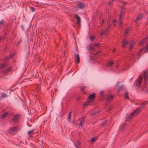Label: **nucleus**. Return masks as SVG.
<instances>
[{"label": "nucleus", "instance_id": "obj_34", "mask_svg": "<svg viewBox=\"0 0 148 148\" xmlns=\"http://www.w3.org/2000/svg\"><path fill=\"white\" fill-rule=\"evenodd\" d=\"M4 23V20L3 19L0 21V25H3Z\"/></svg>", "mask_w": 148, "mask_h": 148}, {"label": "nucleus", "instance_id": "obj_28", "mask_svg": "<svg viewBox=\"0 0 148 148\" xmlns=\"http://www.w3.org/2000/svg\"><path fill=\"white\" fill-rule=\"evenodd\" d=\"M71 112H70L69 113V115H68V121H69V122H70V118H71Z\"/></svg>", "mask_w": 148, "mask_h": 148}, {"label": "nucleus", "instance_id": "obj_4", "mask_svg": "<svg viewBox=\"0 0 148 148\" xmlns=\"http://www.w3.org/2000/svg\"><path fill=\"white\" fill-rule=\"evenodd\" d=\"M74 59L75 61L77 63H79V57L78 53H74Z\"/></svg>", "mask_w": 148, "mask_h": 148}, {"label": "nucleus", "instance_id": "obj_9", "mask_svg": "<svg viewBox=\"0 0 148 148\" xmlns=\"http://www.w3.org/2000/svg\"><path fill=\"white\" fill-rule=\"evenodd\" d=\"M124 15V13L122 12H121V13L120 15V17H119V19H120V26H121L122 25V18L123 17V15Z\"/></svg>", "mask_w": 148, "mask_h": 148}, {"label": "nucleus", "instance_id": "obj_7", "mask_svg": "<svg viewBox=\"0 0 148 148\" xmlns=\"http://www.w3.org/2000/svg\"><path fill=\"white\" fill-rule=\"evenodd\" d=\"M113 96L111 95H108L107 97V102L108 103H110L112 100Z\"/></svg>", "mask_w": 148, "mask_h": 148}, {"label": "nucleus", "instance_id": "obj_2", "mask_svg": "<svg viewBox=\"0 0 148 148\" xmlns=\"http://www.w3.org/2000/svg\"><path fill=\"white\" fill-rule=\"evenodd\" d=\"M147 103V101L143 102L140 105V107L136 109V111H137L138 112H139Z\"/></svg>", "mask_w": 148, "mask_h": 148}, {"label": "nucleus", "instance_id": "obj_1", "mask_svg": "<svg viewBox=\"0 0 148 148\" xmlns=\"http://www.w3.org/2000/svg\"><path fill=\"white\" fill-rule=\"evenodd\" d=\"M142 80V77L140 75L138 77V80L135 82L134 85L138 87L140 86L141 84Z\"/></svg>", "mask_w": 148, "mask_h": 148}, {"label": "nucleus", "instance_id": "obj_38", "mask_svg": "<svg viewBox=\"0 0 148 148\" xmlns=\"http://www.w3.org/2000/svg\"><path fill=\"white\" fill-rule=\"evenodd\" d=\"M146 50L145 51V52H146L148 51V45H146Z\"/></svg>", "mask_w": 148, "mask_h": 148}, {"label": "nucleus", "instance_id": "obj_6", "mask_svg": "<svg viewBox=\"0 0 148 148\" xmlns=\"http://www.w3.org/2000/svg\"><path fill=\"white\" fill-rule=\"evenodd\" d=\"M85 6V4L82 2H79L77 4V7L81 9H83Z\"/></svg>", "mask_w": 148, "mask_h": 148}, {"label": "nucleus", "instance_id": "obj_3", "mask_svg": "<svg viewBox=\"0 0 148 148\" xmlns=\"http://www.w3.org/2000/svg\"><path fill=\"white\" fill-rule=\"evenodd\" d=\"M136 110H134L133 112L131 113L130 114H129L127 117V119L129 120L132 118L133 116L137 114L139 112H138L137 111H136Z\"/></svg>", "mask_w": 148, "mask_h": 148}, {"label": "nucleus", "instance_id": "obj_14", "mask_svg": "<svg viewBox=\"0 0 148 148\" xmlns=\"http://www.w3.org/2000/svg\"><path fill=\"white\" fill-rule=\"evenodd\" d=\"M143 16V14H140L139 15L136 20V21L138 22L139 20Z\"/></svg>", "mask_w": 148, "mask_h": 148}, {"label": "nucleus", "instance_id": "obj_5", "mask_svg": "<svg viewBox=\"0 0 148 148\" xmlns=\"http://www.w3.org/2000/svg\"><path fill=\"white\" fill-rule=\"evenodd\" d=\"M148 75L147 73H145L144 75V84L146 86L148 83Z\"/></svg>", "mask_w": 148, "mask_h": 148}, {"label": "nucleus", "instance_id": "obj_22", "mask_svg": "<svg viewBox=\"0 0 148 148\" xmlns=\"http://www.w3.org/2000/svg\"><path fill=\"white\" fill-rule=\"evenodd\" d=\"M124 95L125 96V97L126 99H129L128 95V93L127 91H125V93H124Z\"/></svg>", "mask_w": 148, "mask_h": 148}, {"label": "nucleus", "instance_id": "obj_54", "mask_svg": "<svg viewBox=\"0 0 148 148\" xmlns=\"http://www.w3.org/2000/svg\"><path fill=\"white\" fill-rule=\"evenodd\" d=\"M118 66H118V65H117V66H116V68H117L118 67Z\"/></svg>", "mask_w": 148, "mask_h": 148}, {"label": "nucleus", "instance_id": "obj_43", "mask_svg": "<svg viewBox=\"0 0 148 148\" xmlns=\"http://www.w3.org/2000/svg\"><path fill=\"white\" fill-rule=\"evenodd\" d=\"M114 0H110L109 2H108V4L109 5H110L111 3L112 2V1H114Z\"/></svg>", "mask_w": 148, "mask_h": 148}, {"label": "nucleus", "instance_id": "obj_12", "mask_svg": "<svg viewBox=\"0 0 148 148\" xmlns=\"http://www.w3.org/2000/svg\"><path fill=\"white\" fill-rule=\"evenodd\" d=\"M95 93H93L92 94L90 95L88 97V99L90 100H93L95 97Z\"/></svg>", "mask_w": 148, "mask_h": 148}, {"label": "nucleus", "instance_id": "obj_30", "mask_svg": "<svg viewBox=\"0 0 148 148\" xmlns=\"http://www.w3.org/2000/svg\"><path fill=\"white\" fill-rule=\"evenodd\" d=\"M37 89H36V91H37V92H38L39 91L40 89V85H37Z\"/></svg>", "mask_w": 148, "mask_h": 148}, {"label": "nucleus", "instance_id": "obj_39", "mask_svg": "<svg viewBox=\"0 0 148 148\" xmlns=\"http://www.w3.org/2000/svg\"><path fill=\"white\" fill-rule=\"evenodd\" d=\"M86 88V86H84L81 89V90L82 91H84L85 88Z\"/></svg>", "mask_w": 148, "mask_h": 148}, {"label": "nucleus", "instance_id": "obj_37", "mask_svg": "<svg viewBox=\"0 0 148 148\" xmlns=\"http://www.w3.org/2000/svg\"><path fill=\"white\" fill-rule=\"evenodd\" d=\"M143 49H144L143 48V49H140V51H138V55H140V53H141V52L143 51Z\"/></svg>", "mask_w": 148, "mask_h": 148}, {"label": "nucleus", "instance_id": "obj_21", "mask_svg": "<svg viewBox=\"0 0 148 148\" xmlns=\"http://www.w3.org/2000/svg\"><path fill=\"white\" fill-rule=\"evenodd\" d=\"M84 119H82L79 124V125L81 126H83L84 124Z\"/></svg>", "mask_w": 148, "mask_h": 148}, {"label": "nucleus", "instance_id": "obj_13", "mask_svg": "<svg viewBox=\"0 0 148 148\" xmlns=\"http://www.w3.org/2000/svg\"><path fill=\"white\" fill-rule=\"evenodd\" d=\"M9 113V112H5L4 113L2 114L1 117V119H3L5 118L6 116H8V114Z\"/></svg>", "mask_w": 148, "mask_h": 148}, {"label": "nucleus", "instance_id": "obj_44", "mask_svg": "<svg viewBox=\"0 0 148 148\" xmlns=\"http://www.w3.org/2000/svg\"><path fill=\"white\" fill-rule=\"evenodd\" d=\"M94 49V48L92 47H90L88 49L89 51L90 50H93Z\"/></svg>", "mask_w": 148, "mask_h": 148}, {"label": "nucleus", "instance_id": "obj_35", "mask_svg": "<svg viewBox=\"0 0 148 148\" xmlns=\"http://www.w3.org/2000/svg\"><path fill=\"white\" fill-rule=\"evenodd\" d=\"M104 92L103 91H101L100 92V95L101 97H102L103 96Z\"/></svg>", "mask_w": 148, "mask_h": 148}, {"label": "nucleus", "instance_id": "obj_15", "mask_svg": "<svg viewBox=\"0 0 148 148\" xmlns=\"http://www.w3.org/2000/svg\"><path fill=\"white\" fill-rule=\"evenodd\" d=\"M148 38V37H147L146 38H143L142 41L139 42V44L140 45H142L143 44V42H145L146 41L147 39Z\"/></svg>", "mask_w": 148, "mask_h": 148}, {"label": "nucleus", "instance_id": "obj_32", "mask_svg": "<svg viewBox=\"0 0 148 148\" xmlns=\"http://www.w3.org/2000/svg\"><path fill=\"white\" fill-rule=\"evenodd\" d=\"M97 139V138L95 137H93L91 139V141L92 142L95 141Z\"/></svg>", "mask_w": 148, "mask_h": 148}, {"label": "nucleus", "instance_id": "obj_45", "mask_svg": "<svg viewBox=\"0 0 148 148\" xmlns=\"http://www.w3.org/2000/svg\"><path fill=\"white\" fill-rule=\"evenodd\" d=\"M109 26L108 27H107V31H108L110 29V24H109Z\"/></svg>", "mask_w": 148, "mask_h": 148}, {"label": "nucleus", "instance_id": "obj_40", "mask_svg": "<svg viewBox=\"0 0 148 148\" xmlns=\"http://www.w3.org/2000/svg\"><path fill=\"white\" fill-rule=\"evenodd\" d=\"M77 144L78 145L80 146L81 144V142L80 141H78L76 142Z\"/></svg>", "mask_w": 148, "mask_h": 148}, {"label": "nucleus", "instance_id": "obj_23", "mask_svg": "<svg viewBox=\"0 0 148 148\" xmlns=\"http://www.w3.org/2000/svg\"><path fill=\"white\" fill-rule=\"evenodd\" d=\"M113 63L114 61L112 60H111L108 63V65L110 67H111L112 65L113 64Z\"/></svg>", "mask_w": 148, "mask_h": 148}, {"label": "nucleus", "instance_id": "obj_48", "mask_svg": "<svg viewBox=\"0 0 148 148\" xmlns=\"http://www.w3.org/2000/svg\"><path fill=\"white\" fill-rule=\"evenodd\" d=\"M112 107H111L110 108L108 109V111H110L112 109Z\"/></svg>", "mask_w": 148, "mask_h": 148}, {"label": "nucleus", "instance_id": "obj_51", "mask_svg": "<svg viewBox=\"0 0 148 148\" xmlns=\"http://www.w3.org/2000/svg\"><path fill=\"white\" fill-rule=\"evenodd\" d=\"M125 126H126L125 124H124V125H123V127H124Z\"/></svg>", "mask_w": 148, "mask_h": 148}, {"label": "nucleus", "instance_id": "obj_8", "mask_svg": "<svg viewBox=\"0 0 148 148\" xmlns=\"http://www.w3.org/2000/svg\"><path fill=\"white\" fill-rule=\"evenodd\" d=\"M122 44V47L124 48L127 45L128 41L127 40L125 39L123 40Z\"/></svg>", "mask_w": 148, "mask_h": 148}, {"label": "nucleus", "instance_id": "obj_18", "mask_svg": "<svg viewBox=\"0 0 148 148\" xmlns=\"http://www.w3.org/2000/svg\"><path fill=\"white\" fill-rule=\"evenodd\" d=\"M90 100H88L83 104L82 106L84 107L88 106L89 105V104L90 103Z\"/></svg>", "mask_w": 148, "mask_h": 148}, {"label": "nucleus", "instance_id": "obj_17", "mask_svg": "<svg viewBox=\"0 0 148 148\" xmlns=\"http://www.w3.org/2000/svg\"><path fill=\"white\" fill-rule=\"evenodd\" d=\"M13 56V54H10L8 56L4 59V60L6 61L7 60H8L11 58H12Z\"/></svg>", "mask_w": 148, "mask_h": 148}, {"label": "nucleus", "instance_id": "obj_26", "mask_svg": "<svg viewBox=\"0 0 148 148\" xmlns=\"http://www.w3.org/2000/svg\"><path fill=\"white\" fill-rule=\"evenodd\" d=\"M130 28L129 27H128L125 30V33L126 34H127L129 32V31H130Z\"/></svg>", "mask_w": 148, "mask_h": 148}, {"label": "nucleus", "instance_id": "obj_20", "mask_svg": "<svg viewBox=\"0 0 148 148\" xmlns=\"http://www.w3.org/2000/svg\"><path fill=\"white\" fill-rule=\"evenodd\" d=\"M10 130L12 131L15 132L18 130V128L17 127H12Z\"/></svg>", "mask_w": 148, "mask_h": 148}, {"label": "nucleus", "instance_id": "obj_27", "mask_svg": "<svg viewBox=\"0 0 148 148\" xmlns=\"http://www.w3.org/2000/svg\"><path fill=\"white\" fill-rule=\"evenodd\" d=\"M95 39V36H91L90 38V39L91 41H93Z\"/></svg>", "mask_w": 148, "mask_h": 148}, {"label": "nucleus", "instance_id": "obj_33", "mask_svg": "<svg viewBox=\"0 0 148 148\" xmlns=\"http://www.w3.org/2000/svg\"><path fill=\"white\" fill-rule=\"evenodd\" d=\"M134 45V43H132V44H130V45L129 46H130V49H132V48L133 47Z\"/></svg>", "mask_w": 148, "mask_h": 148}, {"label": "nucleus", "instance_id": "obj_41", "mask_svg": "<svg viewBox=\"0 0 148 148\" xmlns=\"http://www.w3.org/2000/svg\"><path fill=\"white\" fill-rule=\"evenodd\" d=\"M99 45V43H97L96 44H94L93 45V46H97Z\"/></svg>", "mask_w": 148, "mask_h": 148}, {"label": "nucleus", "instance_id": "obj_36", "mask_svg": "<svg viewBox=\"0 0 148 148\" xmlns=\"http://www.w3.org/2000/svg\"><path fill=\"white\" fill-rule=\"evenodd\" d=\"M106 31H105V32H104L103 31L102 32H101L100 34V35L101 36H102L104 34H105L106 33Z\"/></svg>", "mask_w": 148, "mask_h": 148}, {"label": "nucleus", "instance_id": "obj_11", "mask_svg": "<svg viewBox=\"0 0 148 148\" xmlns=\"http://www.w3.org/2000/svg\"><path fill=\"white\" fill-rule=\"evenodd\" d=\"M20 117V116L19 114H17L14 116L13 118H12V119L13 121H16L18 119H19Z\"/></svg>", "mask_w": 148, "mask_h": 148}, {"label": "nucleus", "instance_id": "obj_31", "mask_svg": "<svg viewBox=\"0 0 148 148\" xmlns=\"http://www.w3.org/2000/svg\"><path fill=\"white\" fill-rule=\"evenodd\" d=\"M107 122L106 120H105L102 123V126H103Z\"/></svg>", "mask_w": 148, "mask_h": 148}, {"label": "nucleus", "instance_id": "obj_19", "mask_svg": "<svg viewBox=\"0 0 148 148\" xmlns=\"http://www.w3.org/2000/svg\"><path fill=\"white\" fill-rule=\"evenodd\" d=\"M35 130H32L28 132V134L29 136L30 137H31V134H34L33 132Z\"/></svg>", "mask_w": 148, "mask_h": 148}, {"label": "nucleus", "instance_id": "obj_29", "mask_svg": "<svg viewBox=\"0 0 148 148\" xmlns=\"http://www.w3.org/2000/svg\"><path fill=\"white\" fill-rule=\"evenodd\" d=\"M6 66V64H1L0 66V68H3L5 67Z\"/></svg>", "mask_w": 148, "mask_h": 148}, {"label": "nucleus", "instance_id": "obj_24", "mask_svg": "<svg viewBox=\"0 0 148 148\" xmlns=\"http://www.w3.org/2000/svg\"><path fill=\"white\" fill-rule=\"evenodd\" d=\"M6 35V34H5L3 36H0V41L2 40V39H5Z\"/></svg>", "mask_w": 148, "mask_h": 148}, {"label": "nucleus", "instance_id": "obj_16", "mask_svg": "<svg viewBox=\"0 0 148 148\" xmlns=\"http://www.w3.org/2000/svg\"><path fill=\"white\" fill-rule=\"evenodd\" d=\"M11 67H9V68H7L5 70H4V74H5L7 73L10 72L11 70Z\"/></svg>", "mask_w": 148, "mask_h": 148}, {"label": "nucleus", "instance_id": "obj_49", "mask_svg": "<svg viewBox=\"0 0 148 148\" xmlns=\"http://www.w3.org/2000/svg\"><path fill=\"white\" fill-rule=\"evenodd\" d=\"M74 145H75V147H76V148H80V147H78L76 145V144L74 143Z\"/></svg>", "mask_w": 148, "mask_h": 148}, {"label": "nucleus", "instance_id": "obj_50", "mask_svg": "<svg viewBox=\"0 0 148 148\" xmlns=\"http://www.w3.org/2000/svg\"><path fill=\"white\" fill-rule=\"evenodd\" d=\"M21 42V41H20L17 43V45H18Z\"/></svg>", "mask_w": 148, "mask_h": 148}, {"label": "nucleus", "instance_id": "obj_52", "mask_svg": "<svg viewBox=\"0 0 148 148\" xmlns=\"http://www.w3.org/2000/svg\"><path fill=\"white\" fill-rule=\"evenodd\" d=\"M116 49H114L113 50V51L114 52V51H116Z\"/></svg>", "mask_w": 148, "mask_h": 148}, {"label": "nucleus", "instance_id": "obj_46", "mask_svg": "<svg viewBox=\"0 0 148 148\" xmlns=\"http://www.w3.org/2000/svg\"><path fill=\"white\" fill-rule=\"evenodd\" d=\"M134 54H132V56L130 57L132 59L134 58Z\"/></svg>", "mask_w": 148, "mask_h": 148}, {"label": "nucleus", "instance_id": "obj_42", "mask_svg": "<svg viewBox=\"0 0 148 148\" xmlns=\"http://www.w3.org/2000/svg\"><path fill=\"white\" fill-rule=\"evenodd\" d=\"M116 22V20H114V21H113V25L114 26L115 25V24H114V23H115Z\"/></svg>", "mask_w": 148, "mask_h": 148}, {"label": "nucleus", "instance_id": "obj_25", "mask_svg": "<svg viewBox=\"0 0 148 148\" xmlns=\"http://www.w3.org/2000/svg\"><path fill=\"white\" fill-rule=\"evenodd\" d=\"M8 95H7L6 94L4 93H2V95H1V97L3 98H5L6 97H8Z\"/></svg>", "mask_w": 148, "mask_h": 148}, {"label": "nucleus", "instance_id": "obj_55", "mask_svg": "<svg viewBox=\"0 0 148 148\" xmlns=\"http://www.w3.org/2000/svg\"><path fill=\"white\" fill-rule=\"evenodd\" d=\"M104 22V21H102V23H103V22Z\"/></svg>", "mask_w": 148, "mask_h": 148}, {"label": "nucleus", "instance_id": "obj_53", "mask_svg": "<svg viewBox=\"0 0 148 148\" xmlns=\"http://www.w3.org/2000/svg\"><path fill=\"white\" fill-rule=\"evenodd\" d=\"M122 126L121 127H122ZM121 129L122 130H124V129L122 128V127H121Z\"/></svg>", "mask_w": 148, "mask_h": 148}, {"label": "nucleus", "instance_id": "obj_47", "mask_svg": "<svg viewBox=\"0 0 148 148\" xmlns=\"http://www.w3.org/2000/svg\"><path fill=\"white\" fill-rule=\"evenodd\" d=\"M31 10L32 12H33L35 10V9L34 8H32L31 9Z\"/></svg>", "mask_w": 148, "mask_h": 148}, {"label": "nucleus", "instance_id": "obj_10", "mask_svg": "<svg viewBox=\"0 0 148 148\" xmlns=\"http://www.w3.org/2000/svg\"><path fill=\"white\" fill-rule=\"evenodd\" d=\"M75 18L77 19V23L78 24H79L81 22L80 18L79 16L77 14L75 15Z\"/></svg>", "mask_w": 148, "mask_h": 148}, {"label": "nucleus", "instance_id": "obj_56", "mask_svg": "<svg viewBox=\"0 0 148 148\" xmlns=\"http://www.w3.org/2000/svg\"><path fill=\"white\" fill-rule=\"evenodd\" d=\"M86 92H84V94H86Z\"/></svg>", "mask_w": 148, "mask_h": 148}]
</instances>
